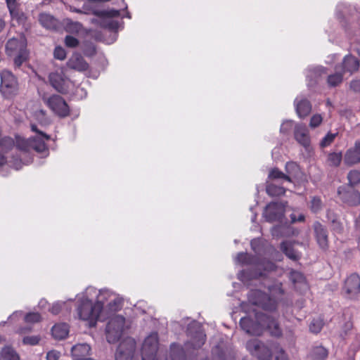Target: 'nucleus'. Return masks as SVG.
I'll return each instance as SVG.
<instances>
[{"label": "nucleus", "instance_id": "obj_1", "mask_svg": "<svg viewBox=\"0 0 360 360\" xmlns=\"http://www.w3.org/2000/svg\"><path fill=\"white\" fill-rule=\"evenodd\" d=\"M102 310V304H100L96 300L94 304L92 301L88 297L83 296L77 307V311L79 318L84 321H88L91 327L96 325V322L99 317Z\"/></svg>", "mask_w": 360, "mask_h": 360}, {"label": "nucleus", "instance_id": "obj_2", "mask_svg": "<svg viewBox=\"0 0 360 360\" xmlns=\"http://www.w3.org/2000/svg\"><path fill=\"white\" fill-rule=\"evenodd\" d=\"M26 46V39L22 35L19 36L18 38H12L7 42V53L9 56H15L14 63L18 67L20 66L27 58Z\"/></svg>", "mask_w": 360, "mask_h": 360}, {"label": "nucleus", "instance_id": "obj_3", "mask_svg": "<svg viewBox=\"0 0 360 360\" xmlns=\"http://www.w3.org/2000/svg\"><path fill=\"white\" fill-rule=\"evenodd\" d=\"M98 302L102 304L101 312H115L120 310L123 304L122 299L109 290H100L97 295Z\"/></svg>", "mask_w": 360, "mask_h": 360}, {"label": "nucleus", "instance_id": "obj_4", "mask_svg": "<svg viewBox=\"0 0 360 360\" xmlns=\"http://www.w3.org/2000/svg\"><path fill=\"white\" fill-rule=\"evenodd\" d=\"M127 328L125 319L120 315L113 316L108 322L105 333L106 339L109 343H115L122 336Z\"/></svg>", "mask_w": 360, "mask_h": 360}, {"label": "nucleus", "instance_id": "obj_5", "mask_svg": "<svg viewBox=\"0 0 360 360\" xmlns=\"http://www.w3.org/2000/svg\"><path fill=\"white\" fill-rule=\"evenodd\" d=\"M188 340L185 343V349L187 352L200 349L206 340V335L201 326L195 322L188 326Z\"/></svg>", "mask_w": 360, "mask_h": 360}, {"label": "nucleus", "instance_id": "obj_6", "mask_svg": "<svg viewBox=\"0 0 360 360\" xmlns=\"http://www.w3.org/2000/svg\"><path fill=\"white\" fill-rule=\"evenodd\" d=\"M286 174L275 168L270 171L269 179L273 181H292V177H297L300 173V167L293 162H288L285 165Z\"/></svg>", "mask_w": 360, "mask_h": 360}, {"label": "nucleus", "instance_id": "obj_7", "mask_svg": "<svg viewBox=\"0 0 360 360\" xmlns=\"http://www.w3.org/2000/svg\"><path fill=\"white\" fill-rule=\"evenodd\" d=\"M249 301L254 305L261 307L266 311H274L276 308L275 300L259 290H252L249 295Z\"/></svg>", "mask_w": 360, "mask_h": 360}, {"label": "nucleus", "instance_id": "obj_8", "mask_svg": "<svg viewBox=\"0 0 360 360\" xmlns=\"http://www.w3.org/2000/svg\"><path fill=\"white\" fill-rule=\"evenodd\" d=\"M158 349V333H152L144 340L141 349L142 360H158L156 354Z\"/></svg>", "mask_w": 360, "mask_h": 360}, {"label": "nucleus", "instance_id": "obj_9", "mask_svg": "<svg viewBox=\"0 0 360 360\" xmlns=\"http://www.w3.org/2000/svg\"><path fill=\"white\" fill-rule=\"evenodd\" d=\"M263 314L255 313V320L254 321L250 316L241 318L240 326L245 333L253 335H260L264 331V325L262 324V320L259 317Z\"/></svg>", "mask_w": 360, "mask_h": 360}, {"label": "nucleus", "instance_id": "obj_10", "mask_svg": "<svg viewBox=\"0 0 360 360\" xmlns=\"http://www.w3.org/2000/svg\"><path fill=\"white\" fill-rule=\"evenodd\" d=\"M245 347L252 356L259 360H269L271 356L269 347L257 338L248 340L246 342Z\"/></svg>", "mask_w": 360, "mask_h": 360}, {"label": "nucleus", "instance_id": "obj_11", "mask_svg": "<svg viewBox=\"0 0 360 360\" xmlns=\"http://www.w3.org/2000/svg\"><path fill=\"white\" fill-rule=\"evenodd\" d=\"M135 350V340L127 338L120 343L115 353V360H134Z\"/></svg>", "mask_w": 360, "mask_h": 360}, {"label": "nucleus", "instance_id": "obj_12", "mask_svg": "<svg viewBox=\"0 0 360 360\" xmlns=\"http://www.w3.org/2000/svg\"><path fill=\"white\" fill-rule=\"evenodd\" d=\"M44 101L51 109V110L60 117H65L70 114V108L65 100L59 95H53L46 98Z\"/></svg>", "mask_w": 360, "mask_h": 360}, {"label": "nucleus", "instance_id": "obj_13", "mask_svg": "<svg viewBox=\"0 0 360 360\" xmlns=\"http://www.w3.org/2000/svg\"><path fill=\"white\" fill-rule=\"evenodd\" d=\"M284 203L271 202L266 206L263 216L269 222L280 221L284 216Z\"/></svg>", "mask_w": 360, "mask_h": 360}, {"label": "nucleus", "instance_id": "obj_14", "mask_svg": "<svg viewBox=\"0 0 360 360\" xmlns=\"http://www.w3.org/2000/svg\"><path fill=\"white\" fill-rule=\"evenodd\" d=\"M338 192L344 203L349 206H356L360 204V193L352 186H341Z\"/></svg>", "mask_w": 360, "mask_h": 360}, {"label": "nucleus", "instance_id": "obj_15", "mask_svg": "<svg viewBox=\"0 0 360 360\" xmlns=\"http://www.w3.org/2000/svg\"><path fill=\"white\" fill-rule=\"evenodd\" d=\"M344 289L351 297H354L360 292V277L356 274H351L345 282Z\"/></svg>", "mask_w": 360, "mask_h": 360}, {"label": "nucleus", "instance_id": "obj_16", "mask_svg": "<svg viewBox=\"0 0 360 360\" xmlns=\"http://www.w3.org/2000/svg\"><path fill=\"white\" fill-rule=\"evenodd\" d=\"M294 137L295 140L304 148L310 144L309 131L306 126L302 124H297L294 127Z\"/></svg>", "mask_w": 360, "mask_h": 360}, {"label": "nucleus", "instance_id": "obj_17", "mask_svg": "<svg viewBox=\"0 0 360 360\" xmlns=\"http://www.w3.org/2000/svg\"><path fill=\"white\" fill-rule=\"evenodd\" d=\"M344 162L347 165L360 163V140L356 141L354 146L346 151Z\"/></svg>", "mask_w": 360, "mask_h": 360}, {"label": "nucleus", "instance_id": "obj_18", "mask_svg": "<svg viewBox=\"0 0 360 360\" xmlns=\"http://www.w3.org/2000/svg\"><path fill=\"white\" fill-rule=\"evenodd\" d=\"M259 318L262 320V324L264 325V329H268L274 336L279 337L281 335L282 330L276 319L264 314Z\"/></svg>", "mask_w": 360, "mask_h": 360}, {"label": "nucleus", "instance_id": "obj_19", "mask_svg": "<svg viewBox=\"0 0 360 360\" xmlns=\"http://www.w3.org/2000/svg\"><path fill=\"white\" fill-rule=\"evenodd\" d=\"M359 68V61L358 59L352 56H347L345 57L342 64L340 66H336L335 70L352 73L353 72L357 71Z\"/></svg>", "mask_w": 360, "mask_h": 360}, {"label": "nucleus", "instance_id": "obj_20", "mask_svg": "<svg viewBox=\"0 0 360 360\" xmlns=\"http://www.w3.org/2000/svg\"><path fill=\"white\" fill-rule=\"evenodd\" d=\"M91 347L86 343L77 344L71 349L72 360H84L90 354Z\"/></svg>", "mask_w": 360, "mask_h": 360}, {"label": "nucleus", "instance_id": "obj_21", "mask_svg": "<svg viewBox=\"0 0 360 360\" xmlns=\"http://www.w3.org/2000/svg\"><path fill=\"white\" fill-rule=\"evenodd\" d=\"M314 234L319 245L322 249L328 247V231L326 228L319 222L314 224Z\"/></svg>", "mask_w": 360, "mask_h": 360}, {"label": "nucleus", "instance_id": "obj_22", "mask_svg": "<svg viewBox=\"0 0 360 360\" xmlns=\"http://www.w3.org/2000/svg\"><path fill=\"white\" fill-rule=\"evenodd\" d=\"M68 65L70 68L77 71H84L89 68L88 63L83 57L78 53H75L68 60Z\"/></svg>", "mask_w": 360, "mask_h": 360}, {"label": "nucleus", "instance_id": "obj_23", "mask_svg": "<svg viewBox=\"0 0 360 360\" xmlns=\"http://www.w3.org/2000/svg\"><path fill=\"white\" fill-rule=\"evenodd\" d=\"M17 79L9 71L4 70L1 73V87L2 89H15L17 87Z\"/></svg>", "mask_w": 360, "mask_h": 360}, {"label": "nucleus", "instance_id": "obj_24", "mask_svg": "<svg viewBox=\"0 0 360 360\" xmlns=\"http://www.w3.org/2000/svg\"><path fill=\"white\" fill-rule=\"evenodd\" d=\"M296 111L300 118L307 117L311 110V105L307 99H298L295 101Z\"/></svg>", "mask_w": 360, "mask_h": 360}, {"label": "nucleus", "instance_id": "obj_25", "mask_svg": "<svg viewBox=\"0 0 360 360\" xmlns=\"http://www.w3.org/2000/svg\"><path fill=\"white\" fill-rule=\"evenodd\" d=\"M276 265L270 261H262L256 264V272L252 277L257 278L265 275V272H269L275 270Z\"/></svg>", "mask_w": 360, "mask_h": 360}, {"label": "nucleus", "instance_id": "obj_26", "mask_svg": "<svg viewBox=\"0 0 360 360\" xmlns=\"http://www.w3.org/2000/svg\"><path fill=\"white\" fill-rule=\"evenodd\" d=\"M39 20L40 24L47 30H56L58 25V21L49 13H41L39 16Z\"/></svg>", "mask_w": 360, "mask_h": 360}, {"label": "nucleus", "instance_id": "obj_27", "mask_svg": "<svg viewBox=\"0 0 360 360\" xmlns=\"http://www.w3.org/2000/svg\"><path fill=\"white\" fill-rule=\"evenodd\" d=\"M281 249L283 253L292 260L296 261L300 258V254L293 249L291 242H283L281 245Z\"/></svg>", "mask_w": 360, "mask_h": 360}, {"label": "nucleus", "instance_id": "obj_28", "mask_svg": "<svg viewBox=\"0 0 360 360\" xmlns=\"http://www.w3.org/2000/svg\"><path fill=\"white\" fill-rule=\"evenodd\" d=\"M167 360H185V351L181 345L174 343L171 345L169 356Z\"/></svg>", "mask_w": 360, "mask_h": 360}, {"label": "nucleus", "instance_id": "obj_29", "mask_svg": "<svg viewBox=\"0 0 360 360\" xmlns=\"http://www.w3.org/2000/svg\"><path fill=\"white\" fill-rule=\"evenodd\" d=\"M52 335L55 339H64L69 333L68 326L65 323L56 324L52 328Z\"/></svg>", "mask_w": 360, "mask_h": 360}, {"label": "nucleus", "instance_id": "obj_30", "mask_svg": "<svg viewBox=\"0 0 360 360\" xmlns=\"http://www.w3.org/2000/svg\"><path fill=\"white\" fill-rule=\"evenodd\" d=\"M290 280L295 285V288L300 290H307L308 286L305 281L303 274L298 271H292L290 274Z\"/></svg>", "mask_w": 360, "mask_h": 360}, {"label": "nucleus", "instance_id": "obj_31", "mask_svg": "<svg viewBox=\"0 0 360 360\" xmlns=\"http://www.w3.org/2000/svg\"><path fill=\"white\" fill-rule=\"evenodd\" d=\"M328 351L322 346H317L312 349L310 356L312 360H325L328 356Z\"/></svg>", "mask_w": 360, "mask_h": 360}, {"label": "nucleus", "instance_id": "obj_32", "mask_svg": "<svg viewBox=\"0 0 360 360\" xmlns=\"http://www.w3.org/2000/svg\"><path fill=\"white\" fill-rule=\"evenodd\" d=\"M266 191L270 196H278L283 195L285 190L283 186H278L274 183H269L266 185Z\"/></svg>", "mask_w": 360, "mask_h": 360}, {"label": "nucleus", "instance_id": "obj_33", "mask_svg": "<svg viewBox=\"0 0 360 360\" xmlns=\"http://www.w3.org/2000/svg\"><path fill=\"white\" fill-rule=\"evenodd\" d=\"M330 75L327 77V83L329 87L334 88L338 86L342 82V74L340 71Z\"/></svg>", "mask_w": 360, "mask_h": 360}, {"label": "nucleus", "instance_id": "obj_34", "mask_svg": "<svg viewBox=\"0 0 360 360\" xmlns=\"http://www.w3.org/2000/svg\"><path fill=\"white\" fill-rule=\"evenodd\" d=\"M31 148L37 152L42 153L46 150V146L42 138L34 137L30 139Z\"/></svg>", "mask_w": 360, "mask_h": 360}, {"label": "nucleus", "instance_id": "obj_35", "mask_svg": "<svg viewBox=\"0 0 360 360\" xmlns=\"http://www.w3.org/2000/svg\"><path fill=\"white\" fill-rule=\"evenodd\" d=\"M326 69L325 68L321 66L316 67L309 70L307 77L309 79L314 78L315 82H317L319 77H322L323 75H326Z\"/></svg>", "mask_w": 360, "mask_h": 360}, {"label": "nucleus", "instance_id": "obj_36", "mask_svg": "<svg viewBox=\"0 0 360 360\" xmlns=\"http://www.w3.org/2000/svg\"><path fill=\"white\" fill-rule=\"evenodd\" d=\"M1 356L5 360H19L20 357L16 352L10 347H4L1 351Z\"/></svg>", "mask_w": 360, "mask_h": 360}, {"label": "nucleus", "instance_id": "obj_37", "mask_svg": "<svg viewBox=\"0 0 360 360\" xmlns=\"http://www.w3.org/2000/svg\"><path fill=\"white\" fill-rule=\"evenodd\" d=\"M342 158L341 153H331L328 155L327 163L330 166L337 167L340 165Z\"/></svg>", "mask_w": 360, "mask_h": 360}, {"label": "nucleus", "instance_id": "obj_38", "mask_svg": "<svg viewBox=\"0 0 360 360\" xmlns=\"http://www.w3.org/2000/svg\"><path fill=\"white\" fill-rule=\"evenodd\" d=\"M324 325L321 318L314 319L309 324V330L313 333H319Z\"/></svg>", "mask_w": 360, "mask_h": 360}, {"label": "nucleus", "instance_id": "obj_39", "mask_svg": "<svg viewBox=\"0 0 360 360\" xmlns=\"http://www.w3.org/2000/svg\"><path fill=\"white\" fill-rule=\"evenodd\" d=\"M236 262L243 264H250L255 263V259L247 253L240 252L236 256Z\"/></svg>", "mask_w": 360, "mask_h": 360}, {"label": "nucleus", "instance_id": "obj_40", "mask_svg": "<svg viewBox=\"0 0 360 360\" xmlns=\"http://www.w3.org/2000/svg\"><path fill=\"white\" fill-rule=\"evenodd\" d=\"M347 179L350 186L356 185L360 183V172L358 170H352L347 175Z\"/></svg>", "mask_w": 360, "mask_h": 360}, {"label": "nucleus", "instance_id": "obj_41", "mask_svg": "<svg viewBox=\"0 0 360 360\" xmlns=\"http://www.w3.org/2000/svg\"><path fill=\"white\" fill-rule=\"evenodd\" d=\"M34 116L36 120L42 125H47L50 123L49 119L46 116V112L43 110L36 111Z\"/></svg>", "mask_w": 360, "mask_h": 360}, {"label": "nucleus", "instance_id": "obj_42", "mask_svg": "<svg viewBox=\"0 0 360 360\" xmlns=\"http://www.w3.org/2000/svg\"><path fill=\"white\" fill-rule=\"evenodd\" d=\"M31 141L30 139H19L16 141V146L21 150L29 151L31 148Z\"/></svg>", "mask_w": 360, "mask_h": 360}, {"label": "nucleus", "instance_id": "obj_43", "mask_svg": "<svg viewBox=\"0 0 360 360\" xmlns=\"http://www.w3.org/2000/svg\"><path fill=\"white\" fill-rule=\"evenodd\" d=\"M49 80L51 83L52 86L58 90L61 84L62 79L59 74L58 73H51L49 75Z\"/></svg>", "mask_w": 360, "mask_h": 360}, {"label": "nucleus", "instance_id": "obj_44", "mask_svg": "<svg viewBox=\"0 0 360 360\" xmlns=\"http://www.w3.org/2000/svg\"><path fill=\"white\" fill-rule=\"evenodd\" d=\"M13 141L8 136L1 137V131L0 130V147L8 150L13 146Z\"/></svg>", "mask_w": 360, "mask_h": 360}, {"label": "nucleus", "instance_id": "obj_45", "mask_svg": "<svg viewBox=\"0 0 360 360\" xmlns=\"http://www.w3.org/2000/svg\"><path fill=\"white\" fill-rule=\"evenodd\" d=\"M337 136V134H332V133H328L323 138V139L320 142V146L321 148H325V147H327L329 145H330L334 139H335Z\"/></svg>", "mask_w": 360, "mask_h": 360}, {"label": "nucleus", "instance_id": "obj_46", "mask_svg": "<svg viewBox=\"0 0 360 360\" xmlns=\"http://www.w3.org/2000/svg\"><path fill=\"white\" fill-rule=\"evenodd\" d=\"M293 125L294 124L292 120L284 121L281 126L280 131L282 134H287L293 128Z\"/></svg>", "mask_w": 360, "mask_h": 360}, {"label": "nucleus", "instance_id": "obj_47", "mask_svg": "<svg viewBox=\"0 0 360 360\" xmlns=\"http://www.w3.org/2000/svg\"><path fill=\"white\" fill-rule=\"evenodd\" d=\"M40 320V314L36 312L29 313L25 317V321L27 323H37L39 322Z\"/></svg>", "mask_w": 360, "mask_h": 360}, {"label": "nucleus", "instance_id": "obj_48", "mask_svg": "<svg viewBox=\"0 0 360 360\" xmlns=\"http://www.w3.org/2000/svg\"><path fill=\"white\" fill-rule=\"evenodd\" d=\"M322 120H323V117H321V115H319V114L314 115L310 120L309 127L311 128H316L321 124V123L322 122Z\"/></svg>", "mask_w": 360, "mask_h": 360}, {"label": "nucleus", "instance_id": "obj_49", "mask_svg": "<svg viewBox=\"0 0 360 360\" xmlns=\"http://www.w3.org/2000/svg\"><path fill=\"white\" fill-rule=\"evenodd\" d=\"M82 28V24L78 22H70L67 25V30L72 32H79Z\"/></svg>", "mask_w": 360, "mask_h": 360}, {"label": "nucleus", "instance_id": "obj_50", "mask_svg": "<svg viewBox=\"0 0 360 360\" xmlns=\"http://www.w3.org/2000/svg\"><path fill=\"white\" fill-rule=\"evenodd\" d=\"M7 6L12 17L17 15L16 0H6Z\"/></svg>", "mask_w": 360, "mask_h": 360}, {"label": "nucleus", "instance_id": "obj_51", "mask_svg": "<svg viewBox=\"0 0 360 360\" xmlns=\"http://www.w3.org/2000/svg\"><path fill=\"white\" fill-rule=\"evenodd\" d=\"M65 44L68 47L75 48L78 46L79 41L74 37L67 36L65 39Z\"/></svg>", "mask_w": 360, "mask_h": 360}, {"label": "nucleus", "instance_id": "obj_52", "mask_svg": "<svg viewBox=\"0 0 360 360\" xmlns=\"http://www.w3.org/2000/svg\"><path fill=\"white\" fill-rule=\"evenodd\" d=\"M321 208V200L319 198H313L311 201V209L316 212Z\"/></svg>", "mask_w": 360, "mask_h": 360}, {"label": "nucleus", "instance_id": "obj_53", "mask_svg": "<svg viewBox=\"0 0 360 360\" xmlns=\"http://www.w3.org/2000/svg\"><path fill=\"white\" fill-rule=\"evenodd\" d=\"M39 336H27L23 338V343L25 345H35L39 342Z\"/></svg>", "mask_w": 360, "mask_h": 360}, {"label": "nucleus", "instance_id": "obj_54", "mask_svg": "<svg viewBox=\"0 0 360 360\" xmlns=\"http://www.w3.org/2000/svg\"><path fill=\"white\" fill-rule=\"evenodd\" d=\"M54 57L59 60H63L66 57V53L62 47H56L54 50Z\"/></svg>", "mask_w": 360, "mask_h": 360}, {"label": "nucleus", "instance_id": "obj_55", "mask_svg": "<svg viewBox=\"0 0 360 360\" xmlns=\"http://www.w3.org/2000/svg\"><path fill=\"white\" fill-rule=\"evenodd\" d=\"M60 356V353L56 350L49 351L46 354L47 360H58Z\"/></svg>", "mask_w": 360, "mask_h": 360}, {"label": "nucleus", "instance_id": "obj_56", "mask_svg": "<svg viewBox=\"0 0 360 360\" xmlns=\"http://www.w3.org/2000/svg\"><path fill=\"white\" fill-rule=\"evenodd\" d=\"M63 304H64V303L59 302L53 304L52 305L51 308L50 309V311L53 314H58L60 312Z\"/></svg>", "mask_w": 360, "mask_h": 360}, {"label": "nucleus", "instance_id": "obj_57", "mask_svg": "<svg viewBox=\"0 0 360 360\" xmlns=\"http://www.w3.org/2000/svg\"><path fill=\"white\" fill-rule=\"evenodd\" d=\"M31 129H32V131H34V132L39 134V135L41 136L42 138L45 139L46 140H49L50 139V136L49 135L45 134L43 132L39 131L37 129V126L35 124H32L31 125Z\"/></svg>", "mask_w": 360, "mask_h": 360}, {"label": "nucleus", "instance_id": "obj_58", "mask_svg": "<svg viewBox=\"0 0 360 360\" xmlns=\"http://www.w3.org/2000/svg\"><path fill=\"white\" fill-rule=\"evenodd\" d=\"M291 220L292 222H296V221H303L304 220V216L303 214H300L298 218L295 217V214H291Z\"/></svg>", "mask_w": 360, "mask_h": 360}, {"label": "nucleus", "instance_id": "obj_59", "mask_svg": "<svg viewBox=\"0 0 360 360\" xmlns=\"http://www.w3.org/2000/svg\"><path fill=\"white\" fill-rule=\"evenodd\" d=\"M276 360H287L286 356L282 349L280 350L279 356H276Z\"/></svg>", "mask_w": 360, "mask_h": 360}, {"label": "nucleus", "instance_id": "obj_60", "mask_svg": "<svg viewBox=\"0 0 360 360\" xmlns=\"http://www.w3.org/2000/svg\"><path fill=\"white\" fill-rule=\"evenodd\" d=\"M354 49L360 55V41L354 44Z\"/></svg>", "mask_w": 360, "mask_h": 360}, {"label": "nucleus", "instance_id": "obj_61", "mask_svg": "<svg viewBox=\"0 0 360 360\" xmlns=\"http://www.w3.org/2000/svg\"><path fill=\"white\" fill-rule=\"evenodd\" d=\"M119 11H116V10H112L110 12V15L112 16V17H117L119 15Z\"/></svg>", "mask_w": 360, "mask_h": 360}, {"label": "nucleus", "instance_id": "obj_62", "mask_svg": "<svg viewBox=\"0 0 360 360\" xmlns=\"http://www.w3.org/2000/svg\"><path fill=\"white\" fill-rule=\"evenodd\" d=\"M6 158L4 155L0 153V166L3 165L6 162Z\"/></svg>", "mask_w": 360, "mask_h": 360}, {"label": "nucleus", "instance_id": "obj_63", "mask_svg": "<svg viewBox=\"0 0 360 360\" xmlns=\"http://www.w3.org/2000/svg\"><path fill=\"white\" fill-rule=\"evenodd\" d=\"M6 23L4 20L0 18V32L4 29Z\"/></svg>", "mask_w": 360, "mask_h": 360}, {"label": "nucleus", "instance_id": "obj_64", "mask_svg": "<svg viewBox=\"0 0 360 360\" xmlns=\"http://www.w3.org/2000/svg\"><path fill=\"white\" fill-rule=\"evenodd\" d=\"M70 11H72V12L78 13H83L81 10L75 8H73V7H70Z\"/></svg>", "mask_w": 360, "mask_h": 360}]
</instances>
